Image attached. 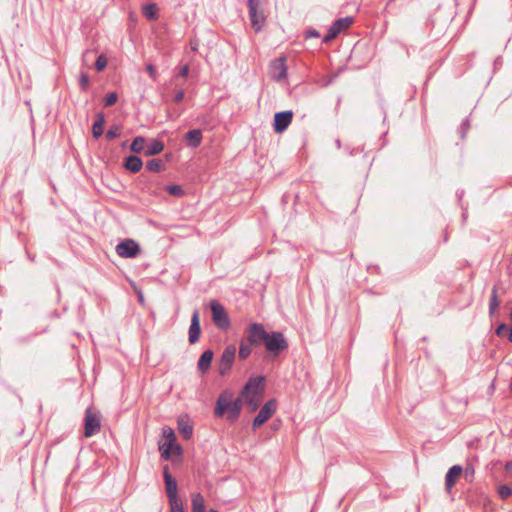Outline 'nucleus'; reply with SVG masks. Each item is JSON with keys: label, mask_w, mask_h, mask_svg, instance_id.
Wrapping results in <instances>:
<instances>
[{"label": "nucleus", "mask_w": 512, "mask_h": 512, "mask_svg": "<svg viewBox=\"0 0 512 512\" xmlns=\"http://www.w3.org/2000/svg\"><path fill=\"white\" fill-rule=\"evenodd\" d=\"M269 75L273 80L277 82L286 79L287 66L285 57H279L271 61L269 65Z\"/></svg>", "instance_id": "11"}, {"label": "nucleus", "mask_w": 512, "mask_h": 512, "mask_svg": "<svg viewBox=\"0 0 512 512\" xmlns=\"http://www.w3.org/2000/svg\"><path fill=\"white\" fill-rule=\"evenodd\" d=\"M188 74H189V66L184 65L179 72V76L186 78L188 76Z\"/></svg>", "instance_id": "42"}, {"label": "nucleus", "mask_w": 512, "mask_h": 512, "mask_svg": "<svg viewBox=\"0 0 512 512\" xmlns=\"http://www.w3.org/2000/svg\"><path fill=\"white\" fill-rule=\"evenodd\" d=\"M264 344L266 349L274 355L288 348V343L281 332L269 333Z\"/></svg>", "instance_id": "6"}, {"label": "nucleus", "mask_w": 512, "mask_h": 512, "mask_svg": "<svg viewBox=\"0 0 512 512\" xmlns=\"http://www.w3.org/2000/svg\"><path fill=\"white\" fill-rule=\"evenodd\" d=\"M146 70H147V72L149 73V75L151 76V78H152L153 80H156V78H157V72H156L155 67H154L152 64H148V65L146 66Z\"/></svg>", "instance_id": "39"}, {"label": "nucleus", "mask_w": 512, "mask_h": 512, "mask_svg": "<svg viewBox=\"0 0 512 512\" xmlns=\"http://www.w3.org/2000/svg\"><path fill=\"white\" fill-rule=\"evenodd\" d=\"M157 11H158L157 5L154 3L147 4L143 7L144 15L150 20L157 18Z\"/></svg>", "instance_id": "27"}, {"label": "nucleus", "mask_w": 512, "mask_h": 512, "mask_svg": "<svg viewBox=\"0 0 512 512\" xmlns=\"http://www.w3.org/2000/svg\"><path fill=\"white\" fill-rule=\"evenodd\" d=\"M101 418L100 414L92 408H87L84 417V436L89 438L100 431Z\"/></svg>", "instance_id": "5"}, {"label": "nucleus", "mask_w": 512, "mask_h": 512, "mask_svg": "<svg viewBox=\"0 0 512 512\" xmlns=\"http://www.w3.org/2000/svg\"><path fill=\"white\" fill-rule=\"evenodd\" d=\"M209 512H218V511L211 509Z\"/></svg>", "instance_id": "47"}, {"label": "nucleus", "mask_w": 512, "mask_h": 512, "mask_svg": "<svg viewBox=\"0 0 512 512\" xmlns=\"http://www.w3.org/2000/svg\"><path fill=\"white\" fill-rule=\"evenodd\" d=\"M171 512H184V507L181 500L174 499L169 501Z\"/></svg>", "instance_id": "31"}, {"label": "nucleus", "mask_w": 512, "mask_h": 512, "mask_svg": "<svg viewBox=\"0 0 512 512\" xmlns=\"http://www.w3.org/2000/svg\"><path fill=\"white\" fill-rule=\"evenodd\" d=\"M462 473L463 468L460 465H454L448 470L445 476V489L447 492L452 490Z\"/></svg>", "instance_id": "16"}, {"label": "nucleus", "mask_w": 512, "mask_h": 512, "mask_svg": "<svg viewBox=\"0 0 512 512\" xmlns=\"http://www.w3.org/2000/svg\"><path fill=\"white\" fill-rule=\"evenodd\" d=\"M89 76L86 73H81L79 78V85L82 90H86L89 86Z\"/></svg>", "instance_id": "37"}, {"label": "nucleus", "mask_w": 512, "mask_h": 512, "mask_svg": "<svg viewBox=\"0 0 512 512\" xmlns=\"http://www.w3.org/2000/svg\"><path fill=\"white\" fill-rule=\"evenodd\" d=\"M159 450L164 460H170L172 454H181V447L176 442L160 441Z\"/></svg>", "instance_id": "17"}, {"label": "nucleus", "mask_w": 512, "mask_h": 512, "mask_svg": "<svg viewBox=\"0 0 512 512\" xmlns=\"http://www.w3.org/2000/svg\"><path fill=\"white\" fill-rule=\"evenodd\" d=\"M210 308L212 312V320L215 325L221 330H227L230 327L231 322L224 306L217 300H211Z\"/></svg>", "instance_id": "4"}, {"label": "nucleus", "mask_w": 512, "mask_h": 512, "mask_svg": "<svg viewBox=\"0 0 512 512\" xmlns=\"http://www.w3.org/2000/svg\"><path fill=\"white\" fill-rule=\"evenodd\" d=\"M94 123L104 126V124H105L104 114L103 113H98L96 115V120H95Z\"/></svg>", "instance_id": "41"}, {"label": "nucleus", "mask_w": 512, "mask_h": 512, "mask_svg": "<svg viewBox=\"0 0 512 512\" xmlns=\"http://www.w3.org/2000/svg\"><path fill=\"white\" fill-rule=\"evenodd\" d=\"M505 469L506 470H512V461H509L505 464Z\"/></svg>", "instance_id": "45"}, {"label": "nucleus", "mask_w": 512, "mask_h": 512, "mask_svg": "<svg viewBox=\"0 0 512 512\" xmlns=\"http://www.w3.org/2000/svg\"><path fill=\"white\" fill-rule=\"evenodd\" d=\"M251 344L248 343H244V342H241L240 344V348H239V357L241 359H246L252 352V348H251Z\"/></svg>", "instance_id": "30"}, {"label": "nucleus", "mask_w": 512, "mask_h": 512, "mask_svg": "<svg viewBox=\"0 0 512 512\" xmlns=\"http://www.w3.org/2000/svg\"><path fill=\"white\" fill-rule=\"evenodd\" d=\"M268 334L262 324L253 323L248 327L245 339L251 345H260L261 343H265Z\"/></svg>", "instance_id": "7"}, {"label": "nucleus", "mask_w": 512, "mask_h": 512, "mask_svg": "<svg viewBox=\"0 0 512 512\" xmlns=\"http://www.w3.org/2000/svg\"><path fill=\"white\" fill-rule=\"evenodd\" d=\"M353 23V18L350 16L340 18L336 20L333 25L328 30V33L323 38L324 43H328L329 41L336 38L342 31L349 28Z\"/></svg>", "instance_id": "10"}, {"label": "nucleus", "mask_w": 512, "mask_h": 512, "mask_svg": "<svg viewBox=\"0 0 512 512\" xmlns=\"http://www.w3.org/2000/svg\"><path fill=\"white\" fill-rule=\"evenodd\" d=\"M146 139L142 136H137L133 139L130 150L134 153H141L145 151Z\"/></svg>", "instance_id": "24"}, {"label": "nucleus", "mask_w": 512, "mask_h": 512, "mask_svg": "<svg viewBox=\"0 0 512 512\" xmlns=\"http://www.w3.org/2000/svg\"><path fill=\"white\" fill-rule=\"evenodd\" d=\"M121 131H122V127L120 125H113L107 130L105 137L107 140L111 141V140L119 137L121 134Z\"/></svg>", "instance_id": "28"}, {"label": "nucleus", "mask_w": 512, "mask_h": 512, "mask_svg": "<svg viewBox=\"0 0 512 512\" xmlns=\"http://www.w3.org/2000/svg\"><path fill=\"white\" fill-rule=\"evenodd\" d=\"M200 333V314L198 310H195L191 317V324L189 328V342L191 344L196 343L199 340Z\"/></svg>", "instance_id": "15"}, {"label": "nucleus", "mask_w": 512, "mask_h": 512, "mask_svg": "<svg viewBox=\"0 0 512 512\" xmlns=\"http://www.w3.org/2000/svg\"><path fill=\"white\" fill-rule=\"evenodd\" d=\"M498 494L502 499H507L512 495V488L508 485H500L498 488Z\"/></svg>", "instance_id": "32"}, {"label": "nucleus", "mask_w": 512, "mask_h": 512, "mask_svg": "<svg viewBox=\"0 0 512 512\" xmlns=\"http://www.w3.org/2000/svg\"><path fill=\"white\" fill-rule=\"evenodd\" d=\"M184 96H185L184 90L181 89V90L176 92V94H175V96L173 98V101L175 103H179V102H181L183 100Z\"/></svg>", "instance_id": "40"}, {"label": "nucleus", "mask_w": 512, "mask_h": 512, "mask_svg": "<svg viewBox=\"0 0 512 512\" xmlns=\"http://www.w3.org/2000/svg\"><path fill=\"white\" fill-rule=\"evenodd\" d=\"M509 340L512 342V327H511V331H510V334H509Z\"/></svg>", "instance_id": "46"}, {"label": "nucleus", "mask_w": 512, "mask_h": 512, "mask_svg": "<svg viewBox=\"0 0 512 512\" xmlns=\"http://www.w3.org/2000/svg\"><path fill=\"white\" fill-rule=\"evenodd\" d=\"M142 166H143V162L137 156L132 155V156H128L127 158H125L124 167L133 173L139 172L141 170Z\"/></svg>", "instance_id": "19"}, {"label": "nucleus", "mask_w": 512, "mask_h": 512, "mask_svg": "<svg viewBox=\"0 0 512 512\" xmlns=\"http://www.w3.org/2000/svg\"><path fill=\"white\" fill-rule=\"evenodd\" d=\"M118 100V95L115 92L108 93L104 99V105L110 107L114 105Z\"/></svg>", "instance_id": "34"}, {"label": "nucleus", "mask_w": 512, "mask_h": 512, "mask_svg": "<svg viewBox=\"0 0 512 512\" xmlns=\"http://www.w3.org/2000/svg\"><path fill=\"white\" fill-rule=\"evenodd\" d=\"M185 138H186L188 144L191 147L195 148V147H198L201 143L202 133L199 129H193L186 133Z\"/></svg>", "instance_id": "21"}, {"label": "nucleus", "mask_w": 512, "mask_h": 512, "mask_svg": "<svg viewBox=\"0 0 512 512\" xmlns=\"http://www.w3.org/2000/svg\"><path fill=\"white\" fill-rule=\"evenodd\" d=\"M163 149H164L163 142L154 139L151 141V143L149 145H147L145 147L144 155L145 156H154V155L161 153L163 151Z\"/></svg>", "instance_id": "20"}, {"label": "nucleus", "mask_w": 512, "mask_h": 512, "mask_svg": "<svg viewBox=\"0 0 512 512\" xmlns=\"http://www.w3.org/2000/svg\"><path fill=\"white\" fill-rule=\"evenodd\" d=\"M146 168L150 172H160L164 170L165 165L161 159H152L147 162Z\"/></svg>", "instance_id": "25"}, {"label": "nucleus", "mask_w": 512, "mask_h": 512, "mask_svg": "<svg viewBox=\"0 0 512 512\" xmlns=\"http://www.w3.org/2000/svg\"><path fill=\"white\" fill-rule=\"evenodd\" d=\"M116 253L122 258H135L140 254V246L133 239H126L116 245Z\"/></svg>", "instance_id": "9"}, {"label": "nucleus", "mask_w": 512, "mask_h": 512, "mask_svg": "<svg viewBox=\"0 0 512 512\" xmlns=\"http://www.w3.org/2000/svg\"><path fill=\"white\" fill-rule=\"evenodd\" d=\"M277 403L274 399L268 400L260 409L253 421V428L256 429L264 424L276 411Z\"/></svg>", "instance_id": "12"}, {"label": "nucleus", "mask_w": 512, "mask_h": 512, "mask_svg": "<svg viewBox=\"0 0 512 512\" xmlns=\"http://www.w3.org/2000/svg\"><path fill=\"white\" fill-rule=\"evenodd\" d=\"M163 477H164L165 490H166L168 500L170 501V500L178 499L179 497H178L177 481L170 474L168 466L164 467Z\"/></svg>", "instance_id": "14"}, {"label": "nucleus", "mask_w": 512, "mask_h": 512, "mask_svg": "<svg viewBox=\"0 0 512 512\" xmlns=\"http://www.w3.org/2000/svg\"><path fill=\"white\" fill-rule=\"evenodd\" d=\"M235 355L236 347L234 345H229L224 349L218 364V373L220 375L225 376L229 373L232 368Z\"/></svg>", "instance_id": "8"}, {"label": "nucleus", "mask_w": 512, "mask_h": 512, "mask_svg": "<svg viewBox=\"0 0 512 512\" xmlns=\"http://www.w3.org/2000/svg\"><path fill=\"white\" fill-rule=\"evenodd\" d=\"M167 191L169 192V194H171L173 196L180 197V196L184 195V190L179 185H169V186H167Z\"/></svg>", "instance_id": "33"}, {"label": "nucleus", "mask_w": 512, "mask_h": 512, "mask_svg": "<svg viewBox=\"0 0 512 512\" xmlns=\"http://www.w3.org/2000/svg\"><path fill=\"white\" fill-rule=\"evenodd\" d=\"M163 441L176 442V435L171 427L165 426L162 429Z\"/></svg>", "instance_id": "29"}, {"label": "nucleus", "mask_w": 512, "mask_h": 512, "mask_svg": "<svg viewBox=\"0 0 512 512\" xmlns=\"http://www.w3.org/2000/svg\"><path fill=\"white\" fill-rule=\"evenodd\" d=\"M499 305H500V300L498 299V295H497V287L494 286L492 289L490 303H489L490 314H494V312L497 310Z\"/></svg>", "instance_id": "26"}, {"label": "nucleus", "mask_w": 512, "mask_h": 512, "mask_svg": "<svg viewBox=\"0 0 512 512\" xmlns=\"http://www.w3.org/2000/svg\"><path fill=\"white\" fill-rule=\"evenodd\" d=\"M191 508L192 512H205V499L200 493L192 494Z\"/></svg>", "instance_id": "22"}, {"label": "nucleus", "mask_w": 512, "mask_h": 512, "mask_svg": "<svg viewBox=\"0 0 512 512\" xmlns=\"http://www.w3.org/2000/svg\"><path fill=\"white\" fill-rule=\"evenodd\" d=\"M107 65V59L104 55H100L96 62H95V68L97 71H102Z\"/></svg>", "instance_id": "36"}, {"label": "nucleus", "mask_w": 512, "mask_h": 512, "mask_svg": "<svg viewBox=\"0 0 512 512\" xmlns=\"http://www.w3.org/2000/svg\"><path fill=\"white\" fill-rule=\"evenodd\" d=\"M247 6L252 28L255 32H259L266 22V16L261 8L260 0H247Z\"/></svg>", "instance_id": "3"}, {"label": "nucleus", "mask_w": 512, "mask_h": 512, "mask_svg": "<svg viewBox=\"0 0 512 512\" xmlns=\"http://www.w3.org/2000/svg\"><path fill=\"white\" fill-rule=\"evenodd\" d=\"M308 36L309 37H318L319 33L316 30H311V31H308Z\"/></svg>", "instance_id": "44"}, {"label": "nucleus", "mask_w": 512, "mask_h": 512, "mask_svg": "<svg viewBox=\"0 0 512 512\" xmlns=\"http://www.w3.org/2000/svg\"><path fill=\"white\" fill-rule=\"evenodd\" d=\"M242 400L237 398L232 399V394L229 392H223L217 399L215 406V416L222 417L224 413H227V419L231 422L235 421L241 412Z\"/></svg>", "instance_id": "1"}, {"label": "nucleus", "mask_w": 512, "mask_h": 512, "mask_svg": "<svg viewBox=\"0 0 512 512\" xmlns=\"http://www.w3.org/2000/svg\"><path fill=\"white\" fill-rule=\"evenodd\" d=\"M293 119V112L290 110L278 112L274 116L273 127L275 132L282 133L291 124Z\"/></svg>", "instance_id": "13"}, {"label": "nucleus", "mask_w": 512, "mask_h": 512, "mask_svg": "<svg viewBox=\"0 0 512 512\" xmlns=\"http://www.w3.org/2000/svg\"><path fill=\"white\" fill-rule=\"evenodd\" d=\"M103 127L104 126H102V125L94 123L93 126H92L93 137L99 138L100 136H102V134H103Z\"/></svg>", "instance_id": "38"}, {"label": "nucleus", "mask_w": 512, "mask_h": 512, "mask_svg": "<svg viewBox=\"0 0 512 512\" xmlns=\"http://www.w3.org/2000/svg\"><path fill=\"white\" fill-rule=\"evenodd\" d=\"M263 382V376L250 378L243 388L242 398L248 404L250 411H255L262 400Z\"/></svg>", "instance_id": "2"}, {"label": "nucleus", "mask_w": 512, "mask_h": 512, "mask_svg": "<svg viewBox=\"0 0 512 512\" xmlns=\"http://www.w3.org/2000/svg\"><path fill=\"white\" fill-rule=\"evenodd\" d=\"M475 476V469L472 465H469L464 470V477L466 481L472 482Z\"/></svg>", "instance_id": "35"}, {"label": "nucleus", "mask_w": 512, "mask_h": 512, "mask_svg": "<svg viewBox=\"0 0 512 512\" xmlns=\"http://www.w3.org/2000/svg\"><path fill=\"white\" fill-rule=\"evenodd\" d=\"M178 430L186 440L190 439L193 433V427L183 418L178 420Z\"/></svg>", "instance_id": "23"}, {"label": "nucleus", "mask_w": 512, "mask_h": 512, "mask_svg": "<svg viewBox=\"0 0 512 512\" xmlns=\"http://www.w3.org/2000/svg\"><path fill=\"white\" fill-rule=\"evenodd\" d=\"M506 330H507V326H506V325H504V324H502V325H500V326L497 328V331H496V332H497V334H498V335H502V333H503L504 331H506Z\"/></svg>", "instance_id": "43"}, {"label": "nucleus", "mask_w": 512, "mask_h": 512, "mask_svg": "<svg viewBox=\"0 0 512 512\" xmlns=\"http://www.w3.org/2000/svg\"><path fill=\"white\" fill-rule=\"evenodd\" d=\"M213 360V351L212 350H205L202 355L200 356L197 366L199 371L202 373H206L212 363Z\"/></svg>", "instance_id": "18"}]
</instances>
